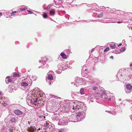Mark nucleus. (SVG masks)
Returning <instances> with one entry per match:
<instances>
[{"mask_svg":"<svg viewBox=\"0 0 132 132\" xmlns=\"http://www.w3.org/2000/svg\"><path fill=\"white\" fill-rule=\"evenodd\" d=\"M108 93L106 92V91H104L102 90H101L99 92H97L96 93V95L97 96H98L101 98H103L105 100H108L110 101L112 99L113 100L114 99V97L111 96L112 94L110 93L109 92Z\"/></svg>","mask_w":132,"mask_h":132,"instance_id":"obj_1","label":"nucleus"},{"mask_svg":"<svg viewBox=\"0 0 132 132\" xmlns=\"http://www.w3.org/2000/svg\"><path fill=\"white\" fill-rule=\"evenodd\" d=\"M17 117L9 114L5 119V121L8 123L9 125L12 126H14L15 123L18 122Z\"/></svg>","mask_w":132,"mask_h":132,"instance_id":"obj_2","label":"nucleus"},{"mask_svg":"<svg viewBox=\"0 0 132 132\" xmlns=\"http://www.w3.org/2000/svg\"><path fill=\"white\" fill-rule=\"evenodd\" d=\"M80 111H76L75 112L76 113L74 114V115L73 118L75 119L74 122L79 121L85 118V113L83 112V113H82V112H80Z\"/></svg>","mask_w":132,"mask_h":132,"instance_id":"obj_3","label":"nucleus"},{"mask_svg":"<svg viewBox=\"0 0 132 132\" xmlns=\"http://www.w3.org/2000/svg\"><path fill=\"white\" fill-rule=\"evenodd\" d=\"M73 104V110L75 111L76 110V111H78V110H80L81 109V106L83 107L84 106L82 103H81L77 101H75Z\"/></svg>","mask_w":132,"mask_h":132,"instance_id":"obj_4","label":"nucleus"},{"mask_svg":"<svg viewBox=\"0 0 132 132\" xmlns=\"http://www.w3.org/2000/svg\"><path fill=\"white\" fill-rule=\"evenodd\" d=\"M72 104L70 102H66L64 105H62L61 107L62 110L64 112H68L70 110V107H71V104Z\"/></svg>","mask_w":132,"mask_h":132,"instance_id":"obj_5","label":"nucleus"},{"mask_svg":"<svg viewBox=\"0 0 132 132\" xmlns=\"http://www.w3.org/2000/svg\"><path fill=\"white\" fill-rule=\"evenodd\" d=\"M36 115L37 117H39L38 119L41 120H44L45 118L44 112L43 111L40 110L38 111L37 112Z\"/></svg>","mask_w":132,"mask_h":132,"instance_id":"obj_6","label":"nucleus"},{"mask_svg":"<svg viewBox=\"0 0 132 132\" xmlns=\"http://www.w3.org/2000/svg\"><path fill=\"white\" fill-rule=\"evenodd\" d=\"M68 117H64L62 119H60L58 122V124L59 125H65L67 124L68 121Z\"/></svg>","mask_w":132,"mask_h":132,"instance_id":"obj_7","label":"nucleus"},{"mask_svg":"<svg viewBox=\"0 0 132 132\" xmlns=\"http://www.w3.org/2000/svg\"><path fill=\"white\" fill-rule=\"evenodd\" d=\"M57 67L58 68H61V70H63L66 69L67 67L71 68L70 66H69L68 64H67L63 62L59 63L57 65Z\"/></svg>","mask_w":132,"mask_h":132,"instance_id":"obj_8","label":"nucleus"},{"mask_svg":"<svg viewBox=\"0 0 132 132\" xmlns=\"http://www.w3.org/2000/svg\"><path fill=\"white\" fill-rule=\"evenodd\" d=\"M56 106H46L47 111L50 112H54L57 111V109H56Z\"/></svg>","mask_w":132,"mask_h":132,"instance_id":"obj_9","label":"nucleus"},{"mask_svg":"<svg viewBox=\"0 0 132 132\" xmlns=\"http://www.w3.org/2000/svg\"><path fill=\"white\" fill-rule=\"evenodd\" d=\"M88 77V78H86L87 79H84L83 78H80V82L79 83V85H81L82 84L85 80L86 81H87V82H90V83H93L95 82V81L94 80L92 81H89V80H91V77Z\"/></svg>","mask_w":132,"mask_h":132,"instance_id":"obj_10","label":"nucleus"},{"mask_svg":"<svg viewBox=\"0 0 132 132\" xmlns=\"http://www.w3.org/2000/svg\"><path fill=\"white\" fill-rule=\"evenodd\" d=\"M86 65H85L83 66V67L82 68L81 70V74L82 77H84L85 78H88V75H87V73L86 72H85V71H86L87 70V69L86 68Z\"/></svg>","mask_w":132,"mask_h":132,"instance_id":"obj_11","label":"nucleus"},{"mask_svg":"<svg viewBox=\"0 0 132 132\" xmlns=\"http://www.w3.org/2000/svg\"><path fill=\"white\" fill-rule=\"evenodd\" d=\"M123 73L122 72L121 73L120 72H118L117 75V78L118 79V81L120 80L122 81L123 79H125L124 74L125 72H123Z\"/></svg>","mask_w":132,"mask_h":132,"instance_id":"obj_12","label":"nucleus"},{"mask_svg":"<svg viewBox=\"0 0 132 132\" xmlns=\"http://www.w3.org/2000/svg\"><path fill=\"white\" fill-rule=\"evenodd\" d=\"M28 86V84L26 83L24 81H23L21 83V88L23 90H24L28 89L27 88V87Z\"/></svg>","mask_w":132,"mask_h":132,"instance_id":"obj_13","label":"nucleus"},{"mask_svg":"<svg viewBox=\"0 0 132 132\" xmlns=\"http://www.w3.org/2000/svg\"><path fill=\"white\" fill-rule=\"evenodd\" d=\"M125 91L126 93H129L132 91V86L130 84L126 85V88H125Z\"/></svg>","mask_w":132,"mask_h":132,"instance_id":"obj_14","label":"nucleus"},{"mask_svg":"<svg viewBox=\"0 0 132 132\" xmlns=\"http://www.w3.org/2000/svg\"><path fill=\"white\" fill-rule=\"evenodd\" d=\"M30 104L32 103L34 104H37L39 103V100H38L37 98H35V96L33 98V96L32 98H31V101H30Z\"/></svg>","mask_w":132,"mask_h":132,"instance_id":"obj_15","label":"nucleus"},{"mask_svg":"<svg viewBox=\"0 0 132 132\" xmlns=\"http://www.w3.org/2000/svg\"><path fill=\"white\" fill-rule=\"evenodd\" d=\"M14 112L17 116L20 117L22 116V115L23 114V112L22 111L18 109L15 110L14 111Z\"/></svg>","mask_w":132,"mask_h":132,"instance_id":"obj_16","label":"nucleus"},{"mask_svg":"<svg viewBox=\"0 0 132 132\" xmlns=\"http://www.w3.org/2000/svg\"><path fill=\"white\" fill-rule=\"evenodd\" d=\"M48 60V59L46 57L43 58L42 57L41 58V59L39 60V62L40 63H42V65H43L45 63H46L45 62Z\"/></svg>","mask_w":132,"mask_h":132,"instance_id":"obj_17","label":"nucleus"},{"mask_svg":"<svg viewBox=\"0 0 132 132\" xmlns=\"http://www.w3.org/2000/svg\"><path fill=\"white\" fill-rule=\"evenodd\" d=\"M80 78L79 77H76L75 78V83L74 84L75 85H76V86H78L79 83L80 82Z\"/></svg>","mask_w":132,"mask_h":132,"instance_id":"obj_18","label":"nucleus"},{"mask_svg":"<svg viewBox=\"0 0 132 132\" xmlns=\"http://www.w3.org/2000/svg\"><path fill=\"white\" fill-rule=\"evenodd\" d=\"M24 81L26 82V83H28V85L29 84L31 85L32 83V80L30 78H24Z\"/></svg>","mask_w":132,"mask_h":132,"instance_id":"obj_19","label":"nucleus"},{"mask_svg":"<svg viewBox=\"0 0 132 132\" xmlns=\"http://www.w3.org/2000/svg\"><path fill=\"white\" fill-rule=\"evenodd\" d=\"M36 130V129L34 126H31L28 129L29 132H35Z\"/></svg>","mask_w":132,"mask_h":132,"instance_id":"obj_20","label":"nucleus"},{"mask_svg":"<svg viewBox=\"0 0 132 132\" xmlns=\"http://www.w3.org/2000/svg\"><path fill=\"white\" fill-rule=\"evenodd\" d=\"M132 75H131L129 73L127 74L126 75V74H124V77L125 79L126 80L127 79V80L130 79V78H131Z\"/></svg>","mask_w":132,"mask_h":132,"instance_id":"obj_21","label":"nucleus"},{"mask_svg":"<svg viewBox=\"0 0 132 132\" xmlns=\"http://www.w3.org/2000/svg\"><path fill=\"white\" fill-rule=\"evenodd\" d=\"M74 114H73L71 115L69 117V118H68V122L70 121L74 122L75 119H74Z\"/></svg>","mask_w":132,"mask_h":132,"instance_id":"obj_22","label":"nucleus"},{"mask_svg":"<svg viewBox=\"0 0 132 132\" xmlns=\"http://www.w3.org/2000/svg\"><path fill=\"white\" fill-rule=\"evenodd\" d=\"M53 77L51 74H49L48 75V76L47 77L46 80H52L53 79Z\"/></svg>","mask_w":132,"mask_h":132,"instance_id":"obj_23","label":"nucleus"},{"mask_svg":"<svg viewBox=\"0 0 132 132\" xmlns=\"http://www.w3.org/2000/svg\"><path fill=\"white\" fill-rule=\"evenodd\" d=\"M12 80L11 79L10 77V76H7L6 77L5 81L7 84L9 82H12Z\"/></svg>","mask_w":132,"mask_h":132,"instance_id":"obj_24","label":"nucleus"},{"mask_svg":"<svg viewBox=\"0 0 132 132\" xmlns=\"http://www.w3.org/2000/svg\"><path fill=\"white\" fill-rule=\"evenodd\" d=\"M38 91L37 90H34L33 91V92L34 93H35V95L34 96H35V95H36V94L37 95H36V96H39V97H41L42 96V94H40L39 93H38ZM38 97H39V96Z\"/></svg>","mask_w":132,"mask_h":132,"instance_id":"obj_25","label":"nucleus"},{"mask_svg":"<svg viewBox=\"0 0 132 132\" xmlns=\"http://www.w3.org/2000/svg\"><path fill=\"white\" fill-rule=\"evenodd\" d=\"M59 117L58 116H56V115H54L52 118V119L54 121H57L59 119Z\"/></svg>","mask_w":132,"mask_h":132,"instance_id":"obj_26","label":"nucleus"},{"mask_svg":"<svg viewBox=\"0 0 132 132\" xmlns=\"http://www.w3.org/2000/svg\"><path fill=\"white\" fill-rule=\"evenodd\" d=\"M60 55L62 56V58L64 59H65L67 58V56L63 52H62L60 54Z\"/></svg>","mask_w":132,"mask_h":132,"instance_id":"obj_27","label":"nucleus"},{"mask_svg":"<svg viewBox=\"0 0 132 132\" xmlns=\"http://www.w3.org/2000/svg\"><path fill=\"white\" fill-rule=\"evenodd\" d=\"M81 111L80 110V112H81L82 113H83V112H84L85 114V110H86V107L85 106H84L83 107H82V106H81Z\"/></svg>","mask_w":132,"mask_h":132,"instance_id":"obj_28","label":"nucleus"},{"mask_svg":"<svg viewBox=\"0 0 132 132\" xmlns=\"http://www.w3.org/2000/svg\"><path fill=\"white\" fill-rule=\"evenodd\" d=\"M64 129H54V132H63Z\"/></svg>","mask_w":132,"mask_h":132,"instance_id":"obj_29","label":"nucleus"},{"mask_svg":"<svg viewBox=\"0 0 132 132\" xmlns=\"http://www.w3.org/2000/svg\"><path fill=\"white\" fill-rule=\"evenodd\" d=\"M45 5H44L43 7L44 10H47L48 11L50 9L51 7V6L50 5H48L47 8H46L45 7Z\"/></svg>","mask_w":132,"mask_h":132,"instance_id":"obj_30","label":"nucleus"},{"mask_svg":"<svg viewBox=\"0 0 132 132\" xmlns=\"http://www.w3.org/2000/svg\"><path fill=\"white\" fill-rule=\"evenodd\" d=\"M50 15H54L55 13V10H52L50 11Z\"/></svg>","mask_w":132,"mask_h":132,"instance_id":"obj_31","label":"nucleus"},{"mask_svg":"<svg viewBox=\"0 0 132 132\" xmlns=\"http://www.w3.org/2000/svg\"><path fill=\"white\" fill-rule=\"evenodd\" d=\"M50 125L48 122H46L45 123H44V127L46 128H48L50 126Z\"/></svg>","mask_w":132,"mask_h":132,"instance_id":"obj_32","label":"nucleus"},{"mask_svg":"<svg viewBox=\"0 0 132 132\" xmlns=\"http://www.w3.org/2000/svg\"><path fill=\"white\" fill-rule=\"evenodd\" d=\"M90 96H89L88 98H89V99L90 100V101L92 102H94V99H97V98L95 97H91V98H90Z\"/></svg>","mask_w":132,"mask_h":132,"instance_id":"obj_33","label":"nucleus"},{"mask_svg":"<svg viewBox=\"0 0 132 132\" xmlns=\"http://www.w3.org/2000/svg\"><path fill=\"white\" fill-rule=\"evenodd\" d=\"M42 15L44 19H46L48 17V15L46 13L44 12L43 14Z\"/></svg>","mask_w":132,"mask_h":132,"instance_id":"obj_34","label":"nucleus"},{"mask_svg":"<svg viewBox=\"0 0 132 132\" xmlns=\"http://www.w3.org/2000/svg\"><path fill=\"white\" fill-rule=\"evenodd\" d=\"M62 70H61V68H58V69L56 70V71L57 73L59 74L61 73Z\"/></svg>","mask_w":132,"mask_h":132,"instance_id":"obj_35","label":"nucleus"},{"mask_svg":"<svg viewBox=\"0 0 132 132\" xmlns=\"http://www.w3.org/2000/svg\"><path fill=\"white\" fill-rule=\"evenodd\" d=\"M80 92L81 95L84 94V89L83 88H81L80 89Z\"/></svg>","mask_w":132,"mask_h":132,"instance_id":"obj_36","label":"nucleus"},{"mask_svg":"<svg viewBox=\"0 0 132 132\" xmlns=\"http://www.w3.org/2000/svg\"><path fill=\"white\" fill-rule=\"evenodd\" d=\"M116 45L115 44H111L110 45V47L112 49H114L115 48Z\"/></svg>","mask_w":132,"mask_h":132,"instance_id":"obj_37","label":"nucleus"},{"mask_svg":"<svg viewBox=\"0 0 132 132\" xmlns=\"http://www.w3.org/2000/svg\"><path fill=\"white\" fill-rule=\"evenodd\" d=\"M126 50V47H122L121 48L120 50V51L121 52H123L125 51Z\"/></svg>","mask_w":132,"mask_h":132,"instance_id":"obj_38","label":"nucleus"},{"mask_svg":"<svg viewBox=\"0 0 132 132\" xmlns=\"http://www.w3.org/2000/svg\"><path fill=\"white\" fill-rule=\"evenodd\" d=\"M103 16V12L101 13V14H99L97 16V18H100L102 17Z\"/></svg>","mask_w":132,"mask_h":132,"instance_id":"obj_39","label":"nucleus"},{"mask_svg":"<svg viewBox=\"0 0 132 132\" xmlns=\"http://www.w3.org/2000/svg\"><path fill=\"white\" fill-rule=\"evenodd\" d=\"M19 74L18 73H15L12 76L13 77H18L19 76Z\"/></svg>","mask_w":132,"mask_h":132,"instance_id":"obj_40","label":"nucleus"},{"mask_svg":"<svg viewBox=\"0 0 132 132\" xmlns=\"http://www.w3.org/2000/svg\"><path fill=\"white\" fill-rule=\"evenodd\" d=\"M33 98L31 96H29V97L28 98V102H27L28 103H28L29 104V103H30V100H31V98Z\"/></svg>","mask_w":132,"mask_h":132,"instance_id":"obj_41","label":"nucleus"},{"mask_svg":"<svg viewBox=\"0 0 132 132\" xmlns=\"http://www.w3.org/2000/svg\"><path fill=\"white\" fill-rule=\"evenodd\" d=\"M27 9V8L25 7L24 8H21L19 9V10L20 11H23L26 10Z\"/></svg>","mask_w":132,"mask_h":132,"instance_id":"obj_42","label":"nucleus"},{"mask_svg":"<svg viewBox=\"0 0 132 132\" xmlns=\"http://www.w3.org/2000/svg\"><path fill=\"white\" fill-rule=\"evenodd\" d=\"M93 89L94 90H95L97 89L98 87L95 86H94L93 87Z\"/></svg>","mask_w":132,"mask_h":132,"instance_id":"obj_43","label":"nucleus"},{"mask_svg":"<svg viewBox=\"0 0 132 132\" xmlns=\"http://www.w3.org/2000/svg\"><path fill=\"white\" fill-rule=\"evenodd\" d=\"M32 79L33 80H34L37 79V78L35 76H34L32 77Z\"/></svg>","mask_w":132,"mask_h":132,"instance_id":"obj_44","label":"nucleus"},{"mask_svg":"<svg viewBox=\"0 0 132 132\" xmlns=\"http://www.w3.org/2000/svg\"><path fill=\"white\" fill-rule=\"evenodd\" d=\"M109 49H110V48H109V47H106L104 50V52H106L108 51H109Z\"/></svg>","mask_w":132,"mask_h":132,"instance_id":"obj_45","label":"nucleus"},{"mask_svg":"<svg viewBox=\"0 0 132 132\" xmlns=\"http://www.w3.org/2000/svg\"><path fill=\"white\" fill-rule=\"evenodd\" d=\"M69 16H70L69 15H67V14L65 15L64 16L65 17L66 19H68V20L69 19L68 18Z\"/></svg>","mask_w":132,"mask_h":132,"instance_id":"obj_46","label":"nucleus"},{"mask_svg":"<svg viewBox=\"0 0 132 132\" xmlns=\"http://www.w3.org/2000/svg\"><path fill=\"white\" fill-rule=\"evenodd\" d=\"M27 11L30 14H32L33 13V12L32 11L29 10H27Z\"/></svg>","mask_w":132,"mask_h":132,"instance_id":"obj_47","label":"nucleus"},{"mask_svg":"<svg viewBox=\"0 0 132 132\" xmlns=\"http://www.w3.org/2000/svg\"><path fill=\"white\" fill-rule=\"evenodd\" d=\"M16 11H14L13 12L11 13V14H12L11 15V16L14 15H15V14H15V13H16Z\"/></svg>","mask_w":132,"mask_h":132,"instance_id":"obj_48","label":"nucleus"},{"mask_svg":"<svg viewBox=\"0 0 132 132\" xmlns=\"http://www.w3.org/2000/svg\"><path fill=\"white\" fill-rule=\"evenodd\" d=\"M13 130V127H10L9 129V131H12Z\"/></svg>","mask_w":132,"mask_h":132,"instance_id":"obj_49","label":"nucleus"},{"mask_svg":"<svg viewBox=\"0 0 132 132\" xmlns=\"http://www.w3.org/2000/svg\"><path fill=\"white\" fill-rule=\"evenodd\" d=\"M105 112H107L110 113V114H112V112L111 111H106Z\"/></svg>","mask_w":132,"mask_h":132,"instance_id":"obj_50","label":"nucleus"},{"mask_svg":"<svg viewBox=\"0 0 132 132\" xmlns=\"http://www.w3.org/2000/svg\"><path fill=\"white\" fill-rule=\"evenodd\" d=\"M94 48H93L91 50V51H90V53H92V52H93L94 51Z\"/></svg>","mask_w":132,"mask_h":132,"instance_id":"obj_51","label":"nucleus"},{"mask_svg":"<svg viewBox=\"0 0 132 132\" xmlns=\"http://www.w3.org/2000/svg\"><path fill=\"white\" fill-rule=\"evenodd\" d=\"M48 67H49L48 65V64H46V67H44V68H48Z\"/></svg>","mask_w":132,"mask_h":132,"instance_id":"obj_52","label":"nucleus"},{"mask_svg":"<svg viewBox=\"0 0 132 132\" xmlns=\"http://www.w3.org/2000/svg\"><path fill=\"white\" fill-rule=\"evenodd\" d=\"M111 110L112 111L115 110L114 108L112 107V108H111Z\"/></svg>","mask_w":132,"mask_h":132,"instance_id":"obj_53","label":"nucleus"},{"mask_svg":"<svg viewBox=\"0 0 132 132\" xmlns=\"http://www.w3.org/2000/svg\"><path fill=\"white\" fill-rule=\"evenodd\" d=\"M110 58L112 59H113V56H111L110 57Z\"/></svg>","mask_w":132,"mask_h":132,"instance_id":"obj_54","label":"nucleus"},{"mask_svg":"<svg viewBox=\"0 0 132 132\" xmlns=\"http://www.w3.org/2000/svg\"><path fill=\"white\" fill-rule=\"evenodd\" d=\"M130 118L131 120L132 121V114L130 115Z\"/></svg>","mask_w":132,"mask_h":132,"instance_id":"obj_55","label":"nucleus"},{"mask_svg":"<svg viewBox=\"0 0 132 132\" xmlns=\"http://www.w3.org/2000/svg\"><path fill=\"white\" fill-rule=\"evenodd\" d=\"M54 0V2L55 3H56L57 2V0ZM58 1H60L61 0H57Z\"/></svg>","mask_w":132,"mask_h":132,"instance_id":"obj_56","label":"nucleus"},{"mask_svg":"<svg viewBox=\"0 0 132 132\" xmlns=\"http://www.w3.org/2000/svg\"><path fill=\"white\" fill-rule=\"evenodd\" d=\"M52 83V82H51V81H50L48 82V84L50 85H51V83Z\"/></svg>","mask_w":132,"mask_h":132,"instance_id":"obj_57","label":"nucleus"},{"mask_svg":"<svg viewBox=\"0 0 132 132\" xmlns=\"http://www.w3.org/2000/svg\"><path fill=\"white\" fill-rule=\"evenodd\" d=\"M122 22H120V21H118L117 22V23H121Z\"/></svg>","mask_w":132,"mask_h":132,"instance_id":"obj_58","label":"nucleus"},{"mask_svg":"<svg viewBox=\"0 0 132 132\" xmlns=\"http://www.w3.org/2000/svg\"><path fill=\"white\" fill-rule=\"evenodd\" d=\"M2 15V12H0V17Z\"/></svg>","mask_w":132,"mask_h":132,"instance_id":"obj_59","label":"nucleus"},{"mask_svg":"<svg viewBox=\"0 0 132 132\" xmlns=\"http://www.w3.org/2000/svg\"><path fill=\"white\" fill-rule=\"evenodd\" d=\"M122 44L121 43H120V44H119L118 45V46H121V45H122Z\"/></svg>","mask_w":132,"mask_h":132,"instance_id":"obj_60","label":"nucleus"},{"mask_svg":"<svg viewBox=\"0 0 132 132\" xmlns=\"http://www.w3.org/2000/svg\"><path fill=\"white\" fill-rule=\"evenodd\" d=\"M130 109L131 111V113H132V106L131 107Z\"/></svg>","mask_w":132,"mask_h":132,"instance_id":"obj_61","label":"nucleus"},{"mask_svg":"<svg viewBox=\"0 0 132 132\" xmlns=\"http://www.w3.org/2000/svg\"><path fill=\"white\" fill-rule=\"evenodd\" d=\"M83 21H84V22H88L89 21H86L85 20H83Z\"/></svg>","mask_w":132,"mask_h":132,"instance_id":"obj_62","label":"nucleus"},{"mask_svg":"<svg viewBox=\"0 0 132 132\" xmlns=\"http://www.w3.org/2000/svg\"><path fill=\"white\" fill-rule=\"evenodd\" d=\"M6 104H5H5H4V106H6Z\"/></svg>","mask_w":132,"mask_h":132,"instance_id":"obj_63","label":"nucleus"},{"mask_svg":"<svg viewBox=\"0 0 132 132\" xmlns=\"http://www.w3.org/2000/svg\"><path fill=\"white\" fill-rule=\"evenodd\" d=\"M130 67H131L132 66V64H130Z\"/></svg>","mask_w":132,"mask_h":132,"instance_id":"obj_64","label":"nucleus"}]
</instances>
